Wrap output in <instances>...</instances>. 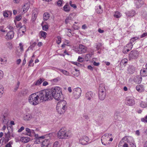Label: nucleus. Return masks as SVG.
I'll return each instance as SVG.
<instances>
[{
	"label": "nucleus",
	"mask_w": 147,
	"mask_h": 147,
	"mask_svg": "<svg viewBox=\"0 0 147 147\" xmlns=\"http://www.w3.org/2000/svg\"><path fill=\"white\" fill-rule=\"evenodd\" d=\"M89 141L88 138L86 136H83L82 138L80 140V143L83 145L87 144Z\"/></svg>",
	"instance_id": "nucleus-10"
},
{
	"label": "nucleus",
	"mask_w": 147,
	"mask_h": 147,
	"mask_svg": "<svg viewBox=\"0 0 147 147\" xmlns=\"http://www.w3.org/2000/svg\"><path fill=\"white\" fill-rule=\"evenodd\" d=\"M138 56V51L136 50H133L131 51L129 55V60L132 59H136Z\"/></svg>",
	"instance_id": "nucleus-8"
},
{
	"label": "nucleus",
	"mask_w": 147,
	"mask_h": 147,
	"mask_svg": "<svg viewBox=\"0 0 147 147\" xmlns=\"http://www.w3.org/2000/svg\"><path fill=\"white\" fill-rule=\"evenodd\" d=\"M49 17L50 14L49 13H45L43 15V19L44 21H47L49 19Z\"/></svg>",
	"instance_id": "nucleus-30"
},
{
	"label": "nucleus",
	"mask_w": 147,
	"mask_h": 147,
	"mask_svg": "<svg viewBox=\"0 0 147 147\" xmlns=\"http://www.w3.org/2000/svg\"><path fill=\"white\" fill-rule=\"evenodd\" d=\"M56 109L58 113L61 114L63 113L67 109L64 108L63 109L61 107L57 106Z\"/></svg>",
	"instance_id": "nucleus-22"
},
{
	"label": "nucleus",
	"mask_w": 147,
	"mask_h": 147,
	"mask_svg": "<svg viewBox=\"0 0 147 147\" xmlns=\"http://www.w3.org/2000/svg\"><path fill=\"white\" fill-rule=\"evenodd\" d=\"M147 36V33L146 32L144 33L142 35H141L140 38H142Z\"/></svg>",
	"instance_id": "nucleus-62"
},
{
	"label": "nucleus",
	"mask_w": 147,
	"mask_h": 147,
	"mask_svg": "<svg viewBox=\"0 0 147 147\" xmlns=\"http://www.w3.org/2000/svg\"><path fill=\"white\" fill-rule=\"evenodd\" d=\"M135 70V67L133 66L130 65L128 67L127 72L128 74H132L134 72Z\"/></svg>",
	"instance_id": "nucleus-17"
},
{
	"label": "nucleus",
	"mask_w": 147,
	"mask_h": 147,
	"mask_svg": "<svg viewBox=\"0 0 147 147\" xmlns=\"http://www.w3.org/2000/svg\"><path fill=\"white\" fill-rule=\"evenodd\" d=\"M39 98L37 92L33 93L29 97L28 102L30 104L33 105H36L39 103Z\"/></svg>",
	"instance_id": "nucleus-4"
},
{
	"label": "nucleus",
	"mask_w": 147,
	"mask_h": 147,
	"mask_svg": "<svg viewBox=\"0 0 147 147\" xmlns=\"http://www.w3.org/2000/svg\"><path fill=\"white\" fill-rule=\"evenodd\" d=\"M121 16V13L118 11L115 12L114 15V16L116 18H119Z\"/></svg>",
	"instance_id": "nucleus-35"
},
{
	"label": "nucleus",
	"mask_w": 147,
	"mask_h": 147,
	"mask_svg": "<svg viewBox=\"0 0 147 147\" xmlns=\"http://www.w3.org/2000/svg\"><path fill=\"white\" fill-rule=\"evenodd\" d=\"M57 106L62 108L63 109H67V104L66 102L64 100H61L59 101L57 105Z\"/></svg>",
	"instance_id": "nucleus-9"
},
{
	"label": "nucleus",
	"mask_w": 147,
	"mask_h": 147,
	"mask_svg": "<svg viewBox=\"0 0 147 147\" xmlns=\"http://www.w3.org/2000/svg\"><path fill=\"white\" fill-rule=\"evenodd\" d=\"M106 89L103 84H100L99 88L98 96L99 99L102 100L106 97Z\"/></svg>",
	"instance_id": "nucleus-5"
},
{
	"label": "nucleus",
	"mask_w": 147,
	"mask_h": 147,
	"mask_svg": "<svg viewBox=\"0 0 147 147\" xmlns=\"http://www.w3.org/2000/svg\"><path fill=\"white\" fill-rule=\"evenodd\" d=\"M12 144V141H11L5 145V147H12L11 145Z\"/></svg>",
	"instance_id": "nucleus-53"
},
{
	"label": "nucleus",
	"mask_w": 147,
	"mask_h": 147,
	"mask_svg": "<svg viewBox=\"0 0 147 147\" xmlns=\"http://www.w3.org/2000/svg\"><path fill=\"white\" fill-rule=\"evenodd\" d=\"M22 18V17L21 15H19L17 16L16 17V20L18 21H19Z\"/></svg>",
	"instance_id": "nucleus-55"
},
{
	"label": "nucleus",
	"mask_w": 147,
	"mask_h": 147,
	"mask_svg": "<svg viewBox=\"0 0 147 147\" xmlns=\"http://www.w3.org/2000/svg\"><path fill=\"white\" fill-rule=\"evenodd\" d=\"M75 15V13H72L70 14L69 15V18L71 19H72L73 20L74 17Z\"/></svg>",
	"instance_id": "nucleus-58"
},
{
	"label": "nucleus",
	"mask_w": 147,
	"mask_h": 147,
	"mask_svg": "<svg viewBox=\"0 0 147 147\" xmlns=\"http://www.w3.org/2000/svg\"><path fill=\"white\" fill-rule=\"evenodd\" d=\"M20 82H18L17 84L16 85V87L14 88V90L15 91H16L17 90L18 88H19L20 84Z\"/></svg>",
	"instance_id": "nucleus-57"
},
{
	"label": "nucleus",
	"mask_w": 147,
	"mask_h": 147,
	"mask_svg": "<svg viewBox=\"0 0 147 147\" xmlns=\"http://www.w3.org/2000/svg\"><path fill=\"white\" fill-rule=\"evenodd\" d=\"M73 63L78 66H80L81 65L80 63L76 62H74Z\"/></svg>",
	"instance_id": "nucleus-63"
},
{
	"label": "nucleus",
	"mask_w": 147,
	"mask_h": 147,
	"mask_svg": "<svg viewBox=\"0 0 147 147\" xmlns=\"http://www.w3.org/2000/svg\"><path fill=\"white\" fill-rule=\"evenodd\" d=\"M41 146L42 147H50L49 139L44 140L42 142Z\"/></svg>",
	"instance_id": "nucleus-18"
},
{
	"label": "nucleus",
	"mask_w": 147,
	"mask_h": 147,
	"mask_svg": "<svg viewBox=\"0 0 147 147\" xmlns=\"http://www.w3.org/2000/svg\"><path fill=\"white\" fill-rule=\"evenodd\" d=\"M57 40H56V42L58 44H59L61 42V38L59 36L57 37Z\"/></svg>",
	"instance_id": "nucleus-45"
},
{
	"label": "nucleus",
	"mask_w": 147,
	"mask_h": 147,
	"mask_svg": "<svg viewBox=\"0 0 147 147\" xmlns=\"http://www.w3.org/2000/svg\"><path fill=\"white\" fill-rule=\"evenodd\" d=\"M43 22H42L41 24L42 27V30H44L47 31L49 27L47 25H43Z\"/></svg>",
	"instance_id": "nucleus-33"
},
{
	"label": "nucleus",
	"mask_w": 147,
	"mask_h": 147,
	"mask_svg": "<svg viewBox=\"0 0 147 147\" xmlns=\"http://www.w3.org/2000/svg\"><path fill=\"white\" fill-rule=\"evenodd\" d=\"M140 74L142 76L145 77L147 76V69L144 68L140 71Z\"/></svg>",
	"instance_id": "nucleus-24"
},
{
	"label": "nucleus",
	"mask_w": 147,
	"mask_h": 147,
	"mask_svg": "<svg viewBox=\"0 0 147 147\" xmlns=\"http://www.w3.org/2000/svg\"><path fill=\"white\" fill-rule=\"evenodd\" d=\"M5 142H7L10 139V134L9 131H8L7 133H5Z\"/></svg>",
	"instance_id": "nucleus-26"
},
{
	"label": "nucleus",
	"mask_w": 147,
	"mask_h": 147,
	"mask_svg": "<svg viewBox=\"0 0 147 147\" xmlns=\"http://www.w3.org/2000/svg\"><path fill=\"white\" fill-rule=\"evenodd\" d=\"M131 49H130L129 48H127V49L125 48V49H123V53L124 54L127 53L130 51V50Z\"/></svg>",
	"instance_id": "nucleus-50"
},
{
	"label": "nucleus",
	"mask_w": 147,
	"mask_h": 147,
	"mask_svg": "<svg viewBox=\"0 0 147 147\" xmlns=\"http://www.w3.org/2000/svg\"><path fill=\"white\" fill-rule=\"evenodd\" d=\"M102 46V44L101 43H98L97 44L96 47V48L97 50H98L100 49L101 47Z\"/></svg>",
	"instance_id": "nucleus-43"
},
{
	"label": "nucleus",
	"mask_w": 147,
	"mask_h": 147,
	"mask_svg": "<svg viewBox=\"0 0 147 147\" xmlns=\"http://www.w3.org/2000/svg\"><path fill=\"white\" fill-rule=\"evenodd\" d=\"M142 80V77L139 76H136L134 79V82L136 84H140Z\"/></svg>",
	"instance_id": "nucleus-15"
},
{
	"label": "nucleus",
	"mask_w": 147,
	"mask_h": 147,
	"mask_svg": "<svg viewBox=\"0 0 147 147\" xmlns=\"http://www.w3.org/2000/svg\"><path fill=\"white\" fill-rule=\"evenodd\" d=\"M63 10L65 11L68 12L70 11V8L69 4L67 3L63 7Z\"/></svg>",
	"instance_id": "nucleus-28"
},
{
	"label": "nucleus",
	"mask_w": 147,
	"mask_h": 147,
	"mask_svg": "<svg viewBox=\"0 0 147 147\" xmlns=\"http://www.w3.org/2000/svg\"><path fill=\"white\" fill-rule=\"evenodd\" d=\"M84 60H85L84 58L82 57H80L79 56L78 58V62H81L84 61Z\"/></svg>",
	"instance_id": "nucleus-52"
},
{
	"label": "nucleus",
	"mask_w": 147,
	"mask_h": 147,
	"mask_svg": "<svg viewBox=\"0 0 147 147\" xmlns=\"http://www.w3.org/2000/svg\"><path fill=\"white\" fill-rule=\"evenodd\" d=\"M40 34L42 37L45 38L46 37L47 35V33L46 32L42 31H41L40 32Z\"/></svg>",
	"instance_id": "nucleus-36"
},
{
	"label": "nucleus",
	"mask_w": 147,
	"mask_h": 147,
	"mask_svg": "<svg viewBox=\"0 0 147 147\" xmlns=\"http://www.w3.org/2000/svg\"><path fill=\"white\" fill-rule=\"evenodd\" d=\"M30 6V3H26L22 7L23 12L25 13L29 9Z\"/></svg>",
	"instance_id": "nucleus-16"
},
{
	"label": "nucleus",
	"mask_w": 147,
	"mask_h": 147,
	"mask_svg": "<svg viewBox=\"0 0 147 147\" xmlns=\"http://www.w3.org/2000/svg\"><path fill=\"white\" fill-rule=\"evenodd\" d=\"M73 20L72 19H71L69 18V16L67 17L65 20V22L66 24H67L69 22L70 20Z\"/></svg>",
	"instance_id": "nucleus-49"
},
{
	"label": "nucleus",
	"mask_w": 147,
	"mask_h": 147,
	"mask_svg": "<svg viewBox=\"0 0 147 147\" xmlns=\"http://www.w3.org/2000/svg\"><path fill=\"white\" fill-rule=\"evenodd\" d=\"M126 15L128 16L132 17L135 15V12L134 10L128 11L126 13Z\"/></svg>",
	"instance_id": "nucleus-29"
},
{
	"label": "nucleus",
	"mask_w": 147,
	"mask_h": 147,
	"mask_svg": "<svg viewBox=\"0 0 147 147\" xmlns=\"http://www.w3.org/2000/svg\"><path fill=\"white\" fill-rule=\"evenodd\" d=\"M138 39V37H134L130 39V42L132 43Z\"/></svg>",
	"instance_id": "nucleus-47"
},
{
	"label": "nucleus",
	"mask_w": 147,
	"mask_h": 147,
	"mask_svg": "<svg viewBox=\"0 0 147 147\" xmlns=\"http://www.w3.org/2000/svg\"><path fill=\"white\" fill-rule=\"evenodd\" d=\"M58 69L66 76H68L69 75V72L67 71L60 69Z\"/></svg>",
	"instance_id": "nucleus-32"
},
{
	"label": "nucleus",
	"mask_w": 147,
	"mask_h": 147,
	"mask_svg": "<svg viewBox=\"0 0 147 147\" xmlns=\"http://www.w3.org/2000/svg\"><path fill=\"white\" fill-rule=\"evenodd\" d=\"M103 10L102 9H97L96 10V13L98 14H101L102 13Z\"/></svg>",
	"instance_id": "nucleus-56"
},
{
	"label": "nucleus",
	"mask_w": 147,
	"mask_h": 147,
	"mask_svg": "<svg viewBox=\"0 0 147 147\" xmlns=\"http://www.w3.org/2000/svg\"><path fill=\"white\" fill-rule=\"evenodd\" d=\"M7 47L10 50H11L12 48V44L9 42H8L7 44Z\"/></svg>",
	"instance_id": "nucleus-48"
},
{
	"label": "nucleus",
	"mask_w": 147,
	"mask_h": 147,
	"mask_svg": "<svg viewBox=\"0 0 147 147\" xmlns=\"http://www.w3.org/2000/svg\"><path fill=\"white\" fill-rule=\"evenodd\" d=\"M25 129L27 135L30 136H32L33 134H34V131L33 130H31L28 128H26Z\"/></svg>",
	"instance_id": "nucleus-20"
},
{
	"label": "nucleus",
	"mask_w": 147,
	"mask_h": 147,
	"mask_svg": "<svg viewBox=\"0 0 147 147\" xmlns=\"http://www.w3.org/2000/svg\"><path fill=\"white\" fill-rule=\"evenodd\" d=\"M28 138H27V137H25L23 138V140H26V141H24V142H27L29 141V140L28 139Z\"/></svg>",
	"instance_id": "nucleus-64"
},
{
	"label": "nucleus",
	"mask_w": 147,
	"mask_h": 147,
	"mask_svg": "<svg viewBox=\"0 0 147 147\" xmlns=\"http://www.w3.org/2000/svg\"><path fill=\"white\" fill-rule=\"evenodd\" d=\"M95 94L92 92L90 91L87 92L86 94V98L89 100H90L94 97Z\"/></svg>",
	"instance_id": "nucleus-11"
},
{
	"label": "nucleus",
	"mask_w": 147,
	"mask_h": 147,
	"mask_svg": "<svg viewBox=\"0 0 147 147\" xmlns=\"http://www.w3.org/2000/svg\"><path fill=\"white\" fill-rule=\"evenodd\" d=\"M14 32L13 31H9L7 34L5 36L7 39L11 40L13 38L14 36Z\"/></svg>",
	"instance_id": "nucleus-13"
},
{
	"label": "nucleus",
	"mask_w": 147,
	"mask_h": 147,
	"mask_svg": "<svg viewBox=\"0 0 147 147\" xmlns=\"http://www.w3.org/2000/svg\"><path fill=\"white\" fill-rule=\"evenodd\" d=\"M29 92L27 89H24L22 91V93L23 95H25L28 94Z\"/></svg>",
	"instance_id": "nucleus-41"
},
{
	"label": "nucleus",
	"mask_w": 147,
	"mask_h": 147,
	"mask_svg": "<svg viewBox=\"0 0 147 147\" xmlns=\"http://www.w3.org/2000/svg\"><path fill=\"white\" fill-rule=\"evenodd\" d=\"M12 14V12L10 11H5L3 13V15L5 17H9Z\"/></svg>",
	"instance_id": "nucleus-27"
},
{
	"label": "nucleus",
	"mask_w": 147,
	"mask_h": 147,
	"mask_svg": "<svg viewBox=\"0 0 147 147\" xmlns=\"http://www.w3.org/2000/svg\"><path fill=\"white\" fill-rule=\"evenodd\" d=\"M114 118L116 120L119 121L123 120V118L121 117L120 113L118 112H117L115 113Z\"/></svg>",
	"instance_id": "nucleus-19"
},
{
	"label": "nucleus",
	"mask_w": 147,
	"mask_h": 147,
	"mask_svg": "<svg viewBox=\"0 0 147 147\" xmlns=\"http://www.w3.org/2000/svg\"><path fill=\"white\" fill-rule=\"evenodd\" d=\"M109 136V134H104L103 136H102L101 138V141L102 140L104 139H106V138H108Z\"/></svg>",
	"instance_id": "nucleus-39"
},
{
	"label": "nucleus",
	"mask_w": 147,
	"mask_h": 147,
	"mask_svg": "<svg viewBox=\"0 0 147 147\" xmlns=\"http://www.w3.org/2000/svg\"><path fill=\"white\" fill-rule=\"evenodd\" d=\"M24 127L22 126L21 127L20 129H19L18 130V132H20L22 131L24 129Z\"/></svg>",
	"instance_id": "nucleus-61"
},
{
	"label": "nucleus",
	"mask_w": 147,
	"mask_h": 147,
	"mask_svg": "<svg viewBox=\"0 0 147 147\" xmlns=\"http://www.w3.org/2000/svg\"><path fill=\"white\" fill-rule=\"evenodd\" d=\"M133 46L132 43L130 42L127 45L126 47L129 48L130 49H131Z\"/></svg>",
	"instance_id": "nucleus-44"
},
{
	"label": "nucleus",
	"mask_w": 147,
	"mask_h": 147,
	"mask_svg": "<svg viewBox=\"0 0 147 147\" xmlns=\"http://www.w3.org/2000/svg\"><path fill=\"white\" fill-rule=\"evenodd\" d=\"M58 142L57 141L55 142L54 143L53 147H58Z\"/></svg>",
	"instance_id": "nucleus-60"
},
{
	"label": "nucleus",
	"mask_w": 147,
	"mask_h": 147,
	"mask_svg": "<svg viewBox=\"0 0 147 147\" xmlns=\"http://www.w3.org/2000/svg\"><path fill=\"white\" fill-rule=\"evenodd\" d=\"M51 93V96L52 99L53 98L55 100H59L60 99L61 95H62L61 90L59 87H56L54 88H53L49 89Z\"/></svg>",
	"instance_id": "nucleus-2"
},
{
	"label": "nucleus",
	"mask_w": 147,
	"mask_h": 147,
	"mask_svg": "<svg viewBox=\"0 0 147 147\" xmlns=\"http://www.w3.org/2000/svg\"><path fill=\"white\" fill-rule=\"evenodd\" d=\"M99 118L97 119L96 122L97 124L99 126L101 124L103 123L104 119L103 117H99Z\"/></svg>",
	"instance_id": "nucleus-25"
},
{
	"label": "nucleus",
	"mask_w": 147,
	"mask_h": 147,
	"mask_svg": "<svg viewBox=\"0 0 147 147\" xmlns=\"http://www.w3.org/2000/svg\"><path fill=\"white\" fill-rule=\"evenodd\" d=\"M141 121L144 122H147V115L144 117L142 118Z\"/></svg>",
	"instance_id": "nucleus-54"
},
{
	"label": "nucleus",
	"mask_w": 147,
	"mask_h": 147,
	"mask_svg": "<svg viewBox=\"0 0 147 147\" xmlns=\"http://www.w3.org/2000/svg\"><path fill=\"white\" fill-rule=\"evenodd\" d=\"M87 50V47L82 44L79 45L78 50L76 51L79 54L85 53Z\"/></svg>",
	"instance_id": "nucleus-7"
},
{
	"label": "nucleus",
	"mask_w": 147,
	"mask_h": 147,
	"mask_svg": "<svg viewBox=\"0 0 147 147\" xmlns=\"http://www.w3.org/2000/svg\"><path fill=\"white\" fill-rule=\"evenodd\" d=\"M45 80L43 78H40L35 83V85L38 86L40 85L43 81H44Z\"/></svg>",
	"instance_id": "nucleus-31"
},
{
	"label": "nucleus",
	"mask_w": 147,
	"mask_h": 147,
	"mask_svg": "<svg viewBox=\"0 0 147 147\" xmlns=\"http://www.w3.org/2000/svg\"><path fill=\"white\" fill-rule=\"evenodd\" d=\"M127 59H122L120 62L121 64L124 65L125 64H126L127 63Z\"/></svg>",
	"instance_id": "nucleus-46"
},
{
	"label": "nucleus",
	"mask_w": 147,
	"mask_h": 147,
	"mask_svg": "<svg viewBox=\"0 0 147 147\" xmlns=\"http://www.w3.org/2000/svg\"><path fill=\"white\" fill-rule=\"evenodd\" d=\"M62 0H58L57 2V5L60 7H61L62 6Z\"/></svg>",
	"instance_id": "nucleus-51"
},
{
	"label": "nucleus",
	"mask_w": 147,
	"mask_h": 147,
	"mask_svg": "<svg viewBox=\"0 0 147 147\" xmlns=\"http://www.w3.org/2000/svg\"><path fill=\"white\" fill-rule=\"evenodd\" d=\"M136 89L139 92H142L144 90V86L142 84L137 85L136 87Z\"/></svg>",
	"instance_id": "nucleus-23"
},
{
	"label": "nucleus",
	"mask_w": 147,
	"mask_h": 147,
	"mask_svg": "<svg viewBox=\"0 0 147 147\" xmlns=\"http://www.w3.org/2000/svg\"><path fill=\"white\" fill-rule=\"evenodd\" d=\"M34 136L35 138V139H39V137L38 136V134H35V132H34V134H33V136Z\"/></svg>",
	"instance_id": "nucleus-59"
},
{
	"label": "nucleus",
	"mask_w": 147,
	"mask_h": 147,
	"mask_svg": "<svg viewBox=\"0 0 147 147\" xmlns=\"http://www.w3.org/2000/svg\"><path fill=\"white\" fill-rule=\"evenodd\" d=\"M140 105L141 107L142 108H145L147 107V103L145 102H142Z\"/></svg>",
	"instance_id": "nucleus-38"
},
{
	"label": "nucleus",
	"mask_w": 147,
	"mask_h": 147,
	"mask_svg": "<svg viewBox=\"0 0 147 147\" xmlns=\"http://www.w3.org/2000/svg\"><path fill=\"white\" fill-rule=\"evenodd\" d=\"M4 88L2 85H0V96H1L3 94Z\"/></svg>",
	"instance_id": "nucleus-42"
},
{
	"label": "nucleus",
	"mask_w": 147,
	"mask_h": 147,
	"mask_svg": "<svg viewBox=\"0 0 147 147\" xmlns=\"http://www.w3.org/2000/svg\"><path fill=\"white\" fill-rule=\"evenodd\" d=\"M40 102L52 100L49 89L43 90L37 92Z\"/></svg>",
	"instance_id": "nucleus-1"
},
{
	"label": "nucleus",
	"mask_w": 147,
	"mask_h": 147,
	"mask_svg": "<svg viewBox=\"0 0 147 147\" xmlns=\"http://www.w3.org/2000/svg\"><path fill=\"white\" fill-rule=\"evenodd\" d=\"M26 28L25 25H23L21 26L18 33V35L21 36L23 35V34L26 31Z\"/></svg>",
	"instance_id": "nucleus-12"
},
{
	"label": "nucleus",
	"mask_w": 147,
	"mask_h": 147,
	"mask_svg": "<svg viewBox=\"0 0 147 147\" xmlns=\"http://www.w3.org/2000/svg\"><path fill=\"white\" fill-rule=\"evenodd\" d=\"M126 103L127 105L132 106L134 104V101L132 99L127 97L126 98Z\"/></svg>",
	"instance_id": "nucleus-14"
},
{
	"label": "nucleus",
	"mask_w": 147,
	"mask_h": 147,
	"mask_svg": "<svg viewBox=\"0 0 147 147\" xmlns=\"http://www.w3.org/2000/svg\"><path fill=\"white\" fill-rule=\"evenodd\" d=\"M32 117L31 115L29 113H26L23 116V119L26 121L30 120Z\"/></svg>",
	"instance_id": "nucleus-21"
},
{
	"label": "nucleus",
	"mask_w": 147,
	"mask_h": 147,
	"mask_svg": "<svg viewBox=\"0 0 147 147\" xmlns=\"http://www.w3.org/2000/svg\"><path fill=\"white\" fill-rule=\"evenodd\" d=\"M52 135V134H47L45 135V136H40L39 138V139H44L45 138L47 137H49V138H50V137Z\"/></svg>",
	"instance_id": "nucleus-40"
},
{
	"label": "nucleus",
	"mask_w": 147,
	"mask_h": 147,
	"mask_svg": "<svg viewBox=\"0 0 147 147\" xmlns=\"http://www.w3.org/2000/svg\"><path fill=\"white\" fill-rule=\"evenodd\" d=\"M58 137L61 139H66L71 136L70 131L67 130L65 127L61 128L58 133Z\"/></svg>",
	"instance_id": "nucleus-3"
},
{
	"label": "nucleus",
	"mask_w": 147,
	"mask_h": 147,
	"mask_svg": "<svg viewBox=\"0 0 147 147\" xmlns=\"http://www.w3.org/2000/svg\"><path fill=\"white\" fill-rule=\"evenodd\" d=\"M92 55V53H91V54H86V56L85 57V60L86 61H88V60L91 57Z\"/></svg>",
	"instance_id": "nucleus-34"
},
{
	"label": "nucleus",
	"mask_w": 147,
	"mask_h": 147,
	"mask_svg": "<svg viewBox=\"0 0 147 147\" xmlns=\"http://www.w3.org/2000/svg\"><path fill=\"white\" fill-rule=\"evenodd\" d=\"M73 92V96L76 99H78L81 96L82 90L80 88L77 87L74 88Z\"/></svg>",
	"instance_id": "nucleus-6"
},
{
	"label": "nucleus",
	"mask_w": 147,
	"mask_h": 147,
	"mask_svg": "<svg viewBox=\"0 0 147 147\" xmlns=\"http://www.w3.org/2000/svg\"><path fill=\"white\" fill-rule=\"evenodd\" d=\"M14 22L15 24V25H16V27L18 28L19 27H20L22 26V24L20 22H19L18 23H17L16 21L15 20H14Z\"/></svg>",
	"instance_id": "nucleus-37"
}]
</instances>
